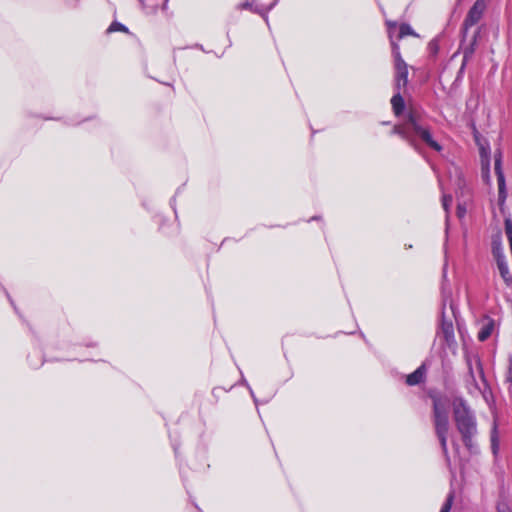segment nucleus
I'll use <instances>...</instances> for the list:
<instances>
[{"label":"nucleus","instance_id":"f257e3e1","mask_svg":"<svg viewBox=\"0 0 512 512\" xmlns=\"http://www.w3.org/2000/svg\"><path fill=\"white\" fill-rule=\"evenodd\" d=\"M417 149L416 140H420L428 148L441 152L443 146L435 139L431 127L424 123L414 112L408 114L404 124L395 125L392 131Z\"/></svg>","mask_w":512,"mask_h":512},{"label":"nucleus","instance_id":"f03ea898","mask_svg":"<svg viewBox=\"0 0 512 512\" xmlns=\"http://www.w3.org/2000/svg\"><path fill=\"white\" fill-rule=\"evenodd\" d=\"M453 418L462 441L470 453H477L478 447L474 441L478 433L477 420L474 411L462 397H457L452 402Z\"/></svg>","mask_w":512,"mask_h":512},{"label":"nucleus","instance_id":"7ed1b4c3","mask_svg":"<svg viewBox=\"0 0 512 512\" xmlns=\"http://www.w3.org/2000/svg\"><path fill=\"white\" fill-rule=\"evenodd\" d=\"M432 400V418L435 433L439 439L442 452L447 460L450 461L447 437L449 431V407L450 400L447 396L441 394H430Z\"/></svg>","mask_w":512,"mask_h":512},{"label":"nucleus","instance_id":"20e7f679","mask_svg":"<svg viewBox=\"0 0 512 512\" xmlns=\"http://www.w3.org/2000/svg\"><path fill=\"white\" fill-rule=\"evenodd\" d=\"M388 37L391 43L392 55L394 58V68H395V90H407L408 85V65L404 61L401 56L399 43L394 41V32L393 29L396 28L397 22L392 20L386 21Z\"/></svg>","mask_w":512,"mask_h":512},{"label":"nucleus","instance_id":"39448f33","mask_svg":"<svg viewBox=\"0 0 512 512\" xmlns=\"http://www.w3.org/2000/svg\"><path fill=\"white\" fill-rule=\"evenodd\" d=\"M487 9L486 0H476L467 12V15L462 23V32L467 34L468 30L476 25L483 17Z\"/></svg>","mask_w":512,"mask_h":512},{"label":"nucleus","instance_id":"423d86ee","mask_svg":"<svg viewBox=\"0 0 512 512\" xmlns=\"http://www.w3.org/2000/svg\"><path fill=\"white\" fill-rule=\"evenodd\" d=\"M502 157V152L500 150L496 151L494 155V170L498 183V205L501 210L503 209L507 199L506 181L502 168Z\"/></svg>","mask_w":512,"mask_h":512},{"label":"nucleus","instance_id":"0eeeda50","mask_svg":"<svg viewBox=\"0 0 512 512\" xmlns=\"http://www.w3.org/2000/svg\"><path fill=\"white\" fill-rule=\"evenodd\" d=\"M447 298H443V305H442V317H441V323H440V331L439 334L442 335L445 343L448 346H451L452 344H455V335H454V326L453 322L449 319H446L445 317V306H446Z\"/></svg>","mask_w":512,"mask_h":512},{"label":"nucleus","instance_id":"6e6552de","mask_svg":"<svg viewBox=\"0 0 512 512\" xmlns=\"http://www.w3.org/2000/svg\"><path fill=\"white\" fill-rule=\"evenodd\" d=\"M426 366L421 364L414 372L410 373L406 377V384L409 386H416L425 381L426 378Z\"/></svg>","mask_w":512,"mask_h":512},{"label":"nucleus","instance_id":"1a4fd4ad","mask_svg":"<svg viewBox=\"0 0 512 512\" xmlns=\"http://www.w3.org/2000/svg\"><path fill=\"white\" fill-rule=\"evenodd\" d=\"M394 32V41L398 43L399 40L403 39L406 36H414L418 37V34L412 29V27L407 23H402L396 28L393 29Z\"/></svg>","mask_w":512,"mask_h":512},{"label":"nucleus","instance_id":"9d476101","mask_svg":"<svg viewBox=\"0 0 512 512\" xmlns=\"http://www.w3.org/2000/svg\"><path fill=\"white\" fill-rule=\"evenodd\" d=\"M491 249H492L493 257L495 259L505 257L503 246H502V235H501L500 231H497V233L492 235Z\"/></svg>","mask_w":512,"mask_h":512},{"label":"nucleus","instance_id":"9b49d317","mask_svg":"<svg viewBox=\"0 0 512 512\" xmlns=\"http://www.w3.org/2000/svg\"><path fill=\"white\" fill-rule=\"evenodd\" d=\"M404 92L403 90H395V94L391 98L392 109L396 116L401 115L405 109V102L402 96Z\"/></svg>","mask_w":512,"mask_h":512},{"label":"nucleus","instance_id":"f8f14e48","mask_svg":"<svg viewBox=\"0 0 512 512\" xmlns=\"http://www.w3.org/2000/svg\"><path fill=\"white\" fill-rule=\"evenodd\" d=\"M494 327H495L494 320L491 318H487L483 322V324L478 332V336H477L478 340L481 342L486 341L491 336V334L494 330Z\"/></svg>","mask_w":512,"mask_h":512},{"label":"nucleus","instance_id":"ddd939ff","mask_svg":"<svg viewBox=\"0 0 512 512\" xmlns=\"http://www.w3.org/2000/svg\"><path fill=\"white\" fill-rule=\"evenodd\" d=\"M495 260H496L497 267H498V270L500 272L502 279L508 286H510L512 284V277L509 272L506 258L501 257V258H496Z\"/></svg>","mask_w":512,"mask_h":512},{"label":"nucleus","instance_id":"4468645a","mask_svg":"<svg viewBox=\"0 0 512 512\" xmlns=\"http://www.w3.org/2000/svg\"><path fill=\"white\" fill-rule=\"evenodd\" d=\"M473 361L476 365V370H477L478 375L480 376L481 379L484 380V371H483L481 360L478 356L473 357V359L469 358L467 361L468 370H469V374H470L471 378L473 379V381H475Z\"/></svg>","mask_w":512,"mask_h":512},{"label":"nucleus","instance_id":"2eb2a0df","mask_svg":"<svg viewBox=\"0 0 512 512\" xmlns=\"http://www.w3.org/2000/svg\"><path fill=\"white\" fill-rule=\"evenodd\" d=\"M490 440L492 453L496 456L499 451V437L496 423H494L493 428L491 430Z\"/></svg>","mask_w":512,"mask_h":512},{"label":"nucleus","instance_id":"dca6fc26","mask_svg":"<svg viewBox=\"0 0 512 512\" xmlns=\"http://www.w3.org/2000/svg\"><path fill=\"white\" fill-rule=\"evenodd\" d=\"M478 35H479V31H477L476 34L474 35L473 42L471 43V45L469 47H467L463 52V59H464L463 66L465 65L466 61H468V59H470L472 57V55L475 51V43H476V39H477Z\"/></svg>","mask_w":512,"mask_h":512},{"label":"nucleus","instance_id":"f3484780","mask_svg":"<svg viewBox=\"0 0 512 512\" xmlns=\"http://www.w3.org/2000/svg\"><path fill=\"white\" fill-rule=\"evenodd\" d=\"M107 31L109 33L117 32V31L127 32L128 28L125 25H123L122 23L114 21L111 23V25L109 26Z\"/></svg>","mask_w":512,"mask_h":512},{"label":"nucleus","instance_id":"a211bd4d","mask_svg":"<svg viewBox=\"0 0 512 512\" xmlns=\"http://www.w3.org/2000/svg\"><path fill=\"white\" fill-rule=\"evenodd\" d=\"M453 500H454V495L453 493H449V495L447 496L446 498V501L445 503L443 504L440 512H450L451 510V507H452V504H453Z\"/></svg>","mask_w":512,"mask_h":512},{"label":"nucleus","instance_id":"6ab92c4d","mask_svg":"<svg viewBox=\"0 0 512 512\" xmlns=\"http://www.w3.org/2000/svg\"><path fill=\"white\" fill-rule=\"evenodd\" d=\"M453 198L449 194H443L442 196V206L446 212L449 211V207L452 204Z\"/></svg>","mask_w":512,"mask_h":512},{"label":"nucleus","instance_id":"aec40b11","mask_svg":"<svg viewBox=\"0 0 512 512\" xmlns=\"http://www.w3.org/2000/svg\"><path fill=\"white\" fill-rule=\"evenodd\" d=\"M505 377L508 383H512V356L509 357V365Z\"/></svg>","mask_w":512,"mask_h":512},{"label":"nucleus","instance_id":"412c9836","mask_svg":"<svg viewBox=\"0 0 512 512\" xmlns=\"http://www.w3.org/2000/svg\"><path fill=\"white\" fill-rule=\"evenodd\" d=\"M429 50L432 54H437L439 50L438 42L436 40H432L429 42Z\"/></svg>","mask_w":512,"mask_h":512},{"label":"nucleus","instance_id":"4be33fe9","mask_svg":"<svg viewBox=\"0 0 512 512\" xmlns=\"http://www.w3.org/2000/svg\"><path fill=\"white\" fill-rule=\"evenodd\" d=\"M480 153L482 158H487V171H489V149H486L484 146H480Z\"/></svg>","mask_w":512,"mask_h":512},{"label":"nucleus","instance_id":"5701e85b","mask_svg":"<svg viewBox=\"0 0 512 512\" xmlns=\"http://www.w3.org/2000/svg\"><path fill=\"white\" fill-rule=\"evenodd\" d=\"M466 210L465 208H461V206H458V215L462 217L465 214Z\"/></svg>","mask_w":512,"mask_h":512},{"label":"nucleus","instance_id":"b1692460","mask_svg":"<svg viewBox=\"0 0 512 512\" xmlns=\"http://www.w3.org/2000/svg\"><path fill=\"white\" fill-rule=\"evenodd\" d=\"M479 132L477 131V129L474 127V137H475V140L477 143H479Z\"/></svg>","mask_w":512,"mask_h":512},{"label":"nucleus","instance_id":"393cba45","mask_svg":"<svg viewBox=\"0 0 512 512\" xmlns=\"http://www.w3.org/2000/svg\"><path fill=\"white\" fill-rule=\"evenodd\" d=\"M253 4H254V3H248V2H247V3L243 4V7H245V8H247V7H252V5H253Z\"/></svg>","mask_w":512,"mask_h":512},{"label":"nucleus","instance_id":"a878e982","mask_svg":"<svg viewBox=\"0 0 512 512\" xmlns=\"http://www.w3.org/2000/svg\"><path fill=\"white\" fill-rule=\"evenodd\" d=\"M268 10H265L264 12L262 10H257L258 13L266 14Z\"/></svg>","mask_w":512,"mask_h":512},{"label":"nucleus","instance_id":"bb28decb","mask_svg":"<svg viewBox=\"0 0 512 512\" xmlns=\"http://www.w3.org/2000/svg\"><path fill=\"white\" fill-rule=\"evenodd\" d=\"M498 512H510V510H501V509H498Z\"/></svg>","mask_w":512,"mask_h":512},{"label":"nucleus","instance_id":"cd10ccee","mask_svg":"<svg viewBox=\"0 0 512 512\" xmlns=\"http://www.w3.org/2000/svg\"><path fill=\"white\" fill-rule=\"evenodd\" d=\"M139 1H140V3H141L142 5H144V1H143V0H139Z\"/></svg>","mask_w":512,"mask_h":512}]
</instances>
